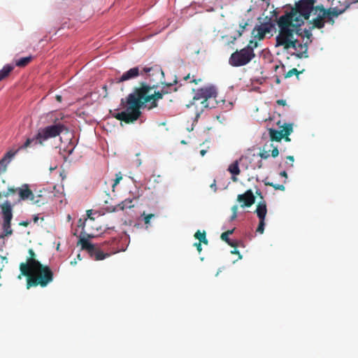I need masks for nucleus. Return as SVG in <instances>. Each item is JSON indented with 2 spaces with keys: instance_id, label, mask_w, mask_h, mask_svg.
Instances as JSON below:
<instances>
[{
  "instance_id": "ddd939ff",
  "label": "nucleus",
  "mask_w": 358,
  "mask_h": 358,
  "mask_svg": "<svg viewBox=\"0 0 358 358\" xmlns=\"http://www.w3.org/2000/svg\"><path fill=\"white\" fill-rule=\"evenodd\" d=\"M282 127V129L279 131L272 128L268 129V134L271 141L279 142L283 138L284 136L290 135L293 131L292 124L285 123Z\"/></svg>"
},
{
  "instance_id": "9b49d317",
  "label": "nucleus",
  "mask_w": 358,
  "mask_h": 358,
  "mask_svg": "<svg viewBox=\"0 0 358 358\" xmlns=\"http://www.w3.org/2000/svg\"><path fill=\"white\" fill-rule=\"evenodd\" d=\"M78 244L81 245V249L87 252L90 256L96 261L103 260L110 256L108 252H103L99 247L90 243L87 238L80 237Z\"/></svg>"
},
{
  "instance_id": "bf43d9fd",
  "label": "nucleus",
  "mask_w": 358,
  "mask_h": 358,
  "mask_svg": "<svg viewBox=\"0 0 358 358\" xmlns=\"http://www.w3.org/2000/svg\"><path fill=\"white\" fill-rule=\"evenodd\" d=\"M215 187V183L211 185V187Z\"/></svg>"
},
{
  "instance_id": "423d86ee",
  "label": "nucleus",
  "mask_w": 358,
  "mask_h": 358,
  "mask_svg": "<svg viewBox=\"0 0 358 358\" xmlns=\"http://www.w3.org/2000/svg\"><path fill=\"white\" fill-rule=\"evenodd\" d=\"M45 141V127H40L38 129L29 137H28L25 142L22 144L15 150H9L6 153L4 157L0 160V174L5 172L8 164L11 159L20 151V150L27 149V148H36L41 146Z\"/></svg>"
},
{
  "instance_id": "603ef678",
  "label": "nucleus",
  "mask_w": 358,
  "mask_h": 358,
  "mask_svg": "<svg viewBox=\"0 0 358 358\" xmlns=\"http://www.w3.org/2000/svg\"><path fill=\"white\" fill-rule=\"evenodd\" d=\"M189 77H190V76H189V74H188L187 76L184 77V80H187L189 78Z\"/></svg>"
},
{
  "instance_id": "1a4fd4ad",
  "label": "nucleus",
  "mask_w": 358,
  "mask_h": 358,
  "mask_svg": "<svg viewBox=\"0 0 358 358\" xmlns=\"http://www.w3.org/2000/svg\"><path fill=\"white\" fill-rule=\"evenodd\" d=\"M64 116L61 113L50 116V122L51 124L46 126V139L57 137L64 132L68 133L69 129L64 121Z\"/></svg>"
},
{
  "instance_id": "4d7b16f0",
  "label": "nucleus",
  "mask_w": 358,
  "mask_h": 358,
  "mask_svg": "<svg viewBox=\"0 0 358 358\" xmlns=\"http://www.w3.org/2000/svg\"><path fill=\"white\" fill-rule=\"evenodd\" d=\"M59 246H60V243H58L57 245V250H59Z\"/></svg>"
},
{
  "instance_id": "5701e85b",
  "label": "nucleus",
  "mask_w": 358,
  "mask_h": 358,
  "mask_svg": "<svg viewBox=\"0 0 358 358\" xmlns=\"http://www.w3.org/2000/svg\"><path fill=\"white\" fill-rule=\"evenodd\" d=\"M194 237H195V238L198 239L200 243H203L206 245H207L208 243V241L206 238V234L205 231H203V232H201L199 230H198L194 234Z\"/></svg>"
},
{
  "instance_id": "ea45409f",
  "label": "nucleus",
  "mask_w": 358,
  "mask_h": 358,
  "mask_svg": "<svg viewBox=\"0 0 358 358\" xmlns=\"http://www.w3.org/2000/svg\"><path fill=\"white\" fill-rule=\"evenodd\" d=\"M287 159L289 160V162H291V166L292 167L293 166V162L294 161V158L293 156L292 155H289L287 157Z\"/></svg>"
},
{
  "instance_id": "c9c22d12",
  "label": "nucleus",
  "mask_w": 358,
  "mask_h": 358,
  "mask_svg": "<svg viewBox=\"0 0 358 358\" xmlns=\"http://www.w3.org/2000/svg\"><path fill=\"white\" fill-rule=\"evenodd\" d=\"M279 155V150L277 147H273V150H271V156L275 158L278 157Z\"/></svg>"
},
{
  "instance_id": "0e129e2a",
  "label": "nucleus",
  "mask_w": 358,
  "mask_h": 358,
  "mask_svg": "<svg viewBox=\"0 0 358 358\" xmlns=\"http://www.w3.org/2000/svg\"><path fill=\"white\" fill-rule=\"evenodd\" d=\"M173 91H174V92L177 91V88H176V87H175V88H174V90H173Z\"/></svg>"
},
{
  "instance_id": "37998d69",
  "label": "nucleus",
  "mask_w": 358,
  "mask_h": 358,
  "mask_svg": "<svg viewBox=\"0 0 358 358\" xmlns=\"http://www.w3.org/2000/svg\"><path fill=\"white\" fill-rule=\"evenodd\" d=\"M19 224L21 226H24V227H27L29 224V222L23 221V222H20Z\"/></svg>"
},
{
  "instance_id": "39448f33",
  "label": "nucleus",
  "mask_w": 358,
  "mask_h": 358,
  "mask_svg": "<svg viewBox=\"0 0 358 358\" xmlns=\"http://www.w3.org/2000/svg\"><path fill=\"white\" fill-rule=\"evenodd\" d=\"M29 257L24 262L19 266L20 273L18 278L22 276L27 278V289L41 285L45 287V265L36 259V255L32 249H29Z\"/></svg>"
},
{
  "instance_id": "6e6552de",
  "label": "nucleus",
  "mask_w": 358,
  "mask_h": 358,
  "mask_svg": "<svg viewBox=\"0 0 358 358\" xmlns=\"http://www.w3.org/2000/svg\"><path fill=\"white\" fill-rule=\"evenodd\" d=\"M13 206L8 200L0 203V216L2 219V234L1 237L11 236L13 233L11 221L13 217Z\"/></svg>"
},
{
  "instance_id": "a211bd4d",
  "label": "nucleus",
  "mask_w": 358,
  "mask_h": 358,
  "mask_svg": "<svg viewBox=\"0 0 358 358\" xmlns=\"http://www.w3.org/2000/svg\"><path fill=\"white\" fill-rule=\"evenodd\" d=\"M255 213H257L259 220H265L267 208L266 202L264 201H261L257 204Z\"/></svg>"
},
{
  "instance_id": "de8ad7c7",
  "label": "nucleus",
  "mask_w": 358,
  "mask_h": 358,
  "mask_svg": "<svg viewBox=\"0 0 358 358\" xmlns=\"http://www.w3.org/2000/svg\"><path fill=\"white\" fill-rule=\"evenodd\" d=\"M283 138L285 141H290V138H289V135H286L283 136Z\"/></svg>"
},
{
  "instance_id": "aec40b11",
  "label": "nucleus",
  "mask_w": 358,
  "mask_h": 358,
  "mask_svg": "<svg viewBox=\"0 0 358 358\" xmlns=\"http://www.w3.org/2000/svg\"><path fill=\"white\" fill-rule=\"evenodd\" d=\"M14 69V66L10 64L5 65L1 70H0V82L8 77L10 73Z\"/></svg>"
},
{
  "instance_id": "052dcab7",
  "label": "nucleus",
  "mask_w": 358,
  "mask_h": 358,
  "mask_svg": "<svg viewBox=\"0 0 358 358\" xmlns=\"http://www.w3.org/2000/svg\"><path fill=\"white\" fill-rule=\"evenodd\" d=\"M77 257L80 259V255H78Z\"/></svg>"
},
{
  "instance_id": "680f3d73",
  "label": "nucleus",
  "mask_w": 358,
  "mask_h": 358,
  "mask_svg": "<svg viewBox=\"0 0 358 358\" xmlns=\"http://www.w3.org/2000/svg\"><path fill=\"white\" fill-rule=\"evenodd\" d=\"M37 220H38V217H35V218H34V222H36V221H37Z\"/></svg>"
},
{
  "instance_id": "a19ab883",
  "label": "nucleus",
  "mask_w": 358,
  "mask_h": 358,
  "mask_svg": "<svg viewBox=\"0 0 358 358\" xmlns=\"http://www.w3.org/2000/svg\"><path fill=\"white\" fill-rule=\"evenodd\" d=\"M152 69H153V68H152V67H150V68H148V67H145V68H143V71L144 73H150Z\"/></svg>"
},
{
  "instance_id": "4be33fe9",
  "label": "nucleus",
  "mask_w": 358,
  "mask_h": 358,
  "mask_svg": "<svg viewBox=\"0 0 358 358\" xmlns=\"http://www.w3.org/2000/svg\"><path fill=\"white\" fill-rule=\"evenodd\" d=\"M32 60L31 56L22 57L15 60V65L19 67H24L28 65Z\"/></svg>"
},
{
  "instance_id": "412c9836",
  "label": "nucleus",
  "mask_w": 358,
  "mask_h": 358,
  "mask_svg": "<svg viewBox=\"0 0 358 358\" xmlns=\"http://www.w3.org/2000/svg\"><path fill=\"white\" fill-rule=\"evenodd\" d=\"M137 197H134L133 199L127 198L123 201H122L120 203L117 205V207L120 210H124L125 208H131L134 206V200H136Z\"/></svg>"
},
{
  "instance_id": "c03bdc74",
  "label": "nucleus",
  "mask_w": 358,
  "mask_h": 358,
  "mask_svg": "<svg viewBox=\"0 0 358 358\" xmlns=\"http://www.w3.org/2000/svg\"><path fill=\"white\" fill-rule=\"evenodd\" d=\"M280 175L282 177H285V178H287V172L285 171H283L282 172H280Z\"/></svg>"
},
{
  "instance_id": "4c0bfd02",
  "label": "nucleus",
  "mask_w": 358,
  "mask_h": 358,
  "mask_svg": "<svg viewBox=\"0 0 358 358\" xmlns=\"http://www.w3.org/2000/svg\"><path fill=\"white\" fill-rule=\"evenodd\" d=\"M194 245L196 248L198 252H201V251L202 250L201 243L199 241L198 243H195Z\"/></svg>"
},
{
  "instance_id": "4468645a",
  "label": "nucleus",
  "mask_w": 358,
  "mask_h": 358,
  "mask_svg": "<svg viewBox=\"0 0 358 358\" xmlns=\"http://www.w3.org/2000/svg\"><path fill=\"white\" fill-rule=\"evenodd\" d=\"M237 201L241 203V208L250 207L255 202V196L251 189L247 190L244 194L237 196Z\"/></svg>"
},
{
  "instance_id": "09e8293b",
  "label": "nucleus",
  "mask_w": 358,
  "mask_h": 358,
  "mask_svg": "<svg viewBox=\"0 0 358 358\" xmlns=\"http://www.w3.org/2000/svg\"><path fill=\"white\" fill-rule=\"evenodd\" d=\"M228 245H229L231 247H234L236 248V245L235 244V243L234 242H231V241H229V243H227Z\"/></svg>"
},
{
  "instance_id": "0eeeda50",
  "label": "nucleus",
  "mask_w": 358,
  "mask_h": 358,
  "mask_svg": "<svg viewBox=\"0 0 358 358\" xmlns=\"http://www.w3.org/2000/svg\"><path fill=\"white\" fill-rule=\"evenodd\" d=\"M217 94V90L214 86L210 85L201 87L196 90L192 101L187 106L189 108L199 101L203 108H215L217 103L215 99Z\"/></svg>"
},
{
  "instance_id": "f3484780",
  "label": "nucleus",
  "mask_w": 358,
  "mask_h": 358,
  "mask_svg": "<svg viewBox=\"0 0 358 358\" xmlns=\"http://www.w3.org/2000/svg\"><path fill=\"white\" fill-rule=\"evenodd\" d=\"M17 194H19V201L34 199V194L27 184L23 185L21 187H18Z\"/></svg>"
},
{
  "instance_id": "7c9ffc66",
  "label": "nucleus",
  "mask_w": 358,
  "mask_h": 358,
  "mask_svg": "<svg viewBox=\"0 0 358 358\" xmlns=\"http://www.w3.org/2000/svg\"><path fill=\"white\" fill-rule=\"evenodd\" d=\"M299 73H300V72L296 68H294V69H292L291 70H289L285 75V78H290V77H292L294 75L298 76Z\"/></svg>"
},
{
  "instance_id": "c85d7f7f",
  "label": "nucleus",
  "mask_w": 358,
  "mask_h": 358,
  "mask_svg": "<svg viewBox=\"0 0 358 358\" xmlns=\"http://www.w3.org/2000/svg\"><path fill=\"white\" fill-rule=\"evenodd\" d=\"M248 25V24L247 22L239 24V29L237 31V37H241L243 35V33Z\"/></svg>"
},
{
  "instance_id": "a18cd8bd",
  "label": "nucleus",
  "mask_w": 358,
  "mask_h": 358,
  "mask_svg": "<svg viewBox=\"0 0 358 358\" xmlns=\"http://www.w3.org/2000/svg\"><path fill=\"white\" fill-rule=\"evenodd\" d=\"M55 99H57V101H58L59 102H61L62 101V96L61 95H56L55 96Z\"/></svg>"
},
{
  "instance_id": "473e14b6",
  "label": "nucleus",
  "mask_w": 358,
  "mask_h": 358,
  "mask_svg": "<svg viewBox=\"0 0 358 358\" xmlns=\"http://www.w3.org/2000/svg\"><path fill=\"white\" fill-rule=\"evenodd\" d=\"M265 220H259V225L257 228V232L263 234L264 231V226H265Z\"/></svg>"
},
{
  "instance_id": "f03ea898",
  "label": "nucleus",
  "mask_w": 358,
  "mask_h": 358,
  "mask_svg": "<svg viewBox=\"0 0 358 358\" xmlns=\"http://www.w3.org/2000/svg\"><path fill=\"white\" fill-rule=\"evenodd\" d=\"M323 5L317 3V0H299L295 3V6L292 8L289 13L280 16L278 20L282 17L287 20L288 25L292 27H299L303 23L304 20H309L310 29L316 27V21L320 15H324Z\"/></svg>"
},
{
  "instance_id": "f257e3e1",
  "label": "nucleus",
  "mask_w": 358,
  "mask_h": 358,
  "mask_svg": "<svg viewBox=\"0 0 358 358\" xmlns=\"http://www.w3.org/2000/svg\"><path fill=\"white\" fill-rule=\"evenodd\" d=\"M177 83V80L175 79L173 83H165L160 92H155L153 94L150 92L155 85L150 86L145 83H141L140 86L134 88L133 92L130 93L126 99H121L120 106L124 110L114 113L113 116L127 124L134 122L141 115V108L146 106V104H148V109L157 107V101L162 99L164 94L169 92L167 88Z\"/></svg>"
},
{
  "instance_id": "13d9d810",
  "label": "nucleus",
  "mask_w": 358,
  "mask_h": 358,
  "mask_svg": "<svg viewBox=\"0 0 358 358\" xmlns=\"http://www.w3.org/2000/svg\"><path fill=\"white\" fill-rule=\"evenodd\" d=\"M87 238H92V237H94V236H91L90 234H87Z\"/></svg>"
},
{
  "instance_id": "e2e57ef3",
  "label": "nucleus",
  "mask_w": 358,
  "mask_h": 358,
  "mask_svg": "<svg viewBox=\"0 0 358 358\" xmlns=\"http://www.w3.org/2000/svg\"><path fill=\"white\" fill-rule=\"evenodd\" d=\"M103 88L105 90H106V85H105V86H103Z\"/></svg>"
},
{
  "instance_id": "2eb2a0df",
  "label": "nucleus",
  "mask_w": 358,
  "mask_h": 358,
  "mask_svg": "<svg viewBox=\"0 0 358 358\" xmlns=\"http://www.w3.org/2000/svg\"><path fill=\"white\" fill-rule=\"evenodd\" d=\"M271 27L272 26L270 23H262L259 25H257L253 29L252 34L254 38L262 40L264 38L265 35L271 31Z\"/></svg>"
},
{
  "instance_id": "72a5a7b5",
  "label": "nucleus",
  "mask_w": 358,
  "mask_h": 358,
  "mask_svg": "<svg viewBox=\"0 0 358 358\" xmlns=\"http://www.w3.org/2000/svg\"><path fill=\"white\" fill-rule=\"evenodd\" d=\"M122 179V176L121 172H119L115 174V179L114 180L113 184V188L114 189L115 186L120 182V180Z\"/></svg>"
},
{
  "instance_id": "a878e982",
  "label": "nucleus",
  "mask_w": 358,
  "mask_h": 358,
  "mask_svg": "<svg viewBox=\"0 0 358 358\" xmlns=\"http://www.w3.org/2000/svg\"><path fill=\"white\" fill-rule=\"evenodd\" d=\"M264 184L266 186H271V187H273L276 190H281V191H284L285 190V186L283 185H278V184H274L273 182H267V181H265L264 182Z\"/></svg>"
},
{
  "instance_id": "8fccbe9b",
  "label": "nucleus",
  "mask_w": 358,
  "mask_h": 358,
  "mask_svg": "<svg viewBox=\"0 0 358 358\" xmlns=\"http://www.w3.org/2000/svg\"><path fill=\"white\" fill-rule=\"evenodd\" d=\"M238 37L237 36H234L232 37V40L230 41L231 43H234V42L236 41V40L238 38Z\"/></svg>"
},
{
  "instance_id": "49530a36",
  "label": "nucleus",
  "mask_w": 358,
  "mask_h": 358,
  "mask_svg": "<svg viewBox=\"0 0 358 358\" xmlns=\"http://www.w3.org/2000/svg\"><path fill=\"white\" fill-rule=\"evenodd\" d=\"M201 80V79H198V80H196V79H193V80L191 81V83H195V84H198Z\"/></svg>"
},
{
  "instance_id": "864d4df0",
  "label": "nucleus",
  "mask_w": 358,
  "mask_h": 358,
  "mask_svg": "<svg viewBox=\"0 0 358 358\" xmlns=\"http://www.w3.org/2000/svg\"><path fill=\"white\" fill-rule=\"evenodd\" d=\"M231 253H233V254H238V255H240L239 252L238 250H235L234 251H232Z\"/></svg>"
},
{
  "instance_id": "2f4dec72",
  "label": "nucleus",
  "mask_w": 358,
  "mask_h": 358,
  "mask_svg": "<svg viewBox=\"0 0 358 358\" xmlns=\"http://www.w3.org/2000/svg\"><path fill=\"white\" fill-rule=\"evenodd\" d=\"M238 208V207L237 205H234L231 207L232 215L230 217L231 221L234 220L237 217Z\"/></svg>"
},
{
  "instance_id": "bb28decb",
  "label": "nucleus",
  "mask_w": 358,
  "mask_h": 358,
  "mask_svg": "<svg viewBox=\"0 0 358 358\" xmlns=\"http://www.w3.org/2000/svg\"><path fill=\"white\" fill-rule=\"evenodd\" d=\"M52 278L53 273L50 267L46 266V285L52 280Z\"/></svg>"
},
{
  "instance_id": "c756f323",
  "label": "nucleus",
  "mask_w": 358,
  "mask_h": 358,
  "mask_svg": "<svg viewBox=\"0 0 358 358\" xmlns=\"http://www.w3.org/2000/svg\"><path fill=\"white\" fill-rule=\"evenodd\" d=\"M267 147V145H265L264 146V150L263 151H262L260 153H259V156L262 159H267L269 157L270 155H269V152H270V150H266V148Z\"/></svg>"
},
{
  "instance_id": "6e6d98bb",
  "label": "nucleus",
  "mask_w": 358,
  "mask_h": 358,
  "mask_svg": "<svg viewBox=\"0 0 358 358\" xmlns=\"http://www.w3.org/2000/svg\"><path fill=\"white\" fill-rule=\"evenodd\" d=\"M71 265H75V264H76V260H74V261H71Z\"/></svg>"
},
{
  "instance_id": "e433bc0d",
  "label": "nucleus",
  "mask_w": 358,
  "mask_h": 358,
  "mask_svg": "<svg viewBox=\"0 0 358 358\" xmlns=\"http://www.w3.org/2000/svg\"><path fill=\"white\" fill-rule=\"evenodd\" d=\"M220 238H221V239H222L223 241L226 242L227 243H229L230 239H229V236L227 235V234H225V233H224V232H223V233L221 234Z\"/></svg>"
},
{
  "instance_id": "393cba45",
  "label": "nucleus",
  "mask_w": 358,
  "mask_h": 358,
  "mask_svg": "<svg viewBox=\"0 0 358 358\" xmlns=\"http://www.w3.org/2000/svg\"><path fill=\"white\" fill-rule=\"evenodd\" d=\"M53 197L56 198V199H57V201H55V202H57L58 201L59 203H62L64 196H63L62 193L59 192V191L57 193L50 192V195L48 196V198L53 199Z\"/></svg>"
},
{
  "instance_id": "5fc2aeb1",
  "label": "nucleus",
  "mask_w": 358,
  "mask_h": 358,
  "mask_svg": "<svg viewBox=\"0 0 358 358\" xmlns=\"http://www.w3.org/2000/svg\"><path fill=\"white\" fill-rule=\"evenodd\" d=\"M201 152V155L202 156H203V155H205V153H206V150H201V152Z\"/></svg>"
},
{
  "instance_id": "b1692460",
  "label": "nucleus",
  "mask_w": 358,
  "mask_h": 358,
  "mask_svg": "<svg viewBox=\"0 0 358 358\" xmlns=\"http://www.w3.org/2000/svg\"><path fill=\"white\" fill-rule=\"evenodd\" d=\"M18 187H8L6 191L0 192V199L2 197L8 198L10 195L17 193Z\"/></svg>"
},
{
  "instance_id": "9d476101",
  "label": "nucleus",
  "mask_w": 358,
  "mask_h": 358,
  "mask_svg": "<svg viewBox=\"0 0 358 358\" xmlns=\"http://www.w3.org/2000/svg\"><path fill=\"white\" fill-rule=\"evenodd\" d=\"M255 57V52L249 51L248 48H243L231 55L229 63L232 66H243L250 63Z\"/></svg>"
},
{
  "instance_id": "f704fd0d",
  "label": "nucleus",
  "mask_w": 358,
  "mask_h": 358,
  "mask_svg": "<svg viewBox=\"0 0 358 358\" xmlns=\"http://www.w3.org/2000/svg\"><path fill=\"white\" fill-rule=\"evenodd\" d=\"M154 216H155V215H154V214H152V213H150V214H148V215H145V217H144V222H145V224H149V223H150V220H151Z\"/></svg>"
},
{
  "instance_id": "cd10ccee",
  "label": "nucleus",
  "mask_w": 358,
  "mask_h": 358,
  "mask_svg": "<svg viewBox=\"0 0 358 358\" xmlns=\"http://www.w3.org/2000/svg\"><path fill=\"white\" fill-rule=\"evenodd\" d=\"M258 42L257 41H250L249 43L248 44V45L246 47H245V48H248V50L249 51H252V52H254V50L255 48H257L258 47Z\"/></svg>"
},
{
  "instance_id": "f8f14e48",
  "label": "nucleus",
  "mask_w": 358,
  "mask_h": 358,
  "mask_svg": "<svg viewBox=\"0 0 358 358\" xmlns=\"http://www.w3.org/2000/svg\"><path fill=\"white\" fill-rule=\"evenodd\" d=\"M323 11L324 13V15H320L319 16L320 18L317 19L315 23L316 27L317 29H322L324 27L325 19H327L328 22H331V24H333L334 22L333 18L334 17L338 16V15H340L342 13V11H338L336 8L325 9L324 6Z\"/></svg>"
},
{
  "instance_id": "3c124183",
  "label": "nucleus",
  "mask_w": 358,
  "mask_h": 358,
  "mask_svg": "<svg viewBox=\"0 0 358 358\" xmlns=\"http://www.w3.org/2000/svg\"><path fill=\"white\" fill-rule=\"evenodd\" d=\"M157 71L159 72V73H161L162 75H164V72L162 71V70L159 68H157Z\"/></svg>"
},
{
  "instance_id": "20e7f679",
  "label": "nucleus",
  "mask_w": 358,
  "mask_h": 358,
  "mask_svg": "<svg viewBox=\"0 0 358 358\" xmlns=\"http://www.w3.org/2000/svg\"><path fill=\"white\" fill-rule=\"evenodd\" d=\"M287 20L282 17L281 20H278L279 27V33L275 37V46H282L285 50L293 48L296 52H293L291 55H294L297 58L308 57L307 51L308 46L306 44H302L294 38V34L297 32L298 27H292L288 25Z\"/></svg>"
},
{
  "instance_id": "6ab92c4d",
  "label": "nucleus",
  "mask_w": 358,
  "mask_h": 358,
  "mask_svg": "<svg viewBox=\"0 0 358 358\" xmlns=\"http://www.w3.org/2000/svg\"><path fill=\"white\" fill-rule=\"evenodd\" d=\"M228 171L233 175L231 178L232 180L234 182H236V176L239 175L241 172L238 161H235L234 162L231 164L228 168Z\"/></svg>"
},
{
  "instance_id": "79ce46f5",
  "label": "nucleus",
  "mask_w": 358,
  "mask_h": 358,
  "mask_svg": "<svg viewBox=\"0 0 358 358\" xmlns=\"http://www.w3.org/2000/svg\"><path fill=\"white\" fill-rule=\"evenodd\" d=\"M234 229H231V230H227L224 233L227 234V235L229 236V235L232 234L234 233Z\"/></svg>"
},
{
  "instance_id": "dca6fc26",
  "label": "nucleus",
  "mask_w": 358,
  "mask_h": 358,
  "mask_svg": "<svg viewBox=\"0 0 358 358\" xmlns=\"http://www.w3.org/2000/svg\"><path fill=\"white\" fill-rule=\"evenodd\" d=\"M140 75L138 67H134L124 72L120 78H115L116 83H120L129 80L134 79Z\"/></svg>"
},
{
  "instance_id": "7ed1b4c3",
  "label": "nucleus",
  "mask_w": 358,
  "mask_h": 358,
  "mask_svg": "<svg viewBox=\"0 0 358 358\" xmlns=\"http://www.w3.org/2000/svg\"><path fill=\"white\" fill-rule=\"evenodd\" d=\"M323 5L317 3V0H299L295 3V6L292 8L289 13L280 16L278 20L282 17L287 20L288 25L292 27H299L303 23L304 20H309L310 29L316 27V21L320 15H324Z\"/></svg>"
},
{
  "instance_id": "58836bf2",
  "label": "nucleus",
  "mask_w": 358,
  "mask_h": 358,
  "mask_svg": "<svg viewBox=\"0 0 358 358\" xmlns=\"http://www.w3.org/2000/svg\"><path fill=\"white\" fill-rule=\"evenodd\" d=\"M276 103L278 105H280V106H285L286 105V101L284 100V99H278V100H277Z\"/></svg>"
}]
</instances>
